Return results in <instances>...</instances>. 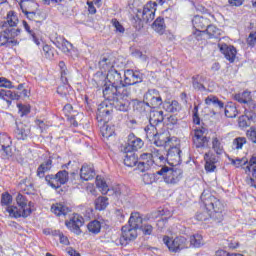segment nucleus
<instances>
[{
	"label": "nucleus",
	"instance_id": "51",
	"mask_svg": "<svg viewBox=\"0 0 256 256\" xmlns=\"http://www.w3.org/2000/svg\"><path fill=\"white\" fill-rule=\"evenodd\" d=\"M224 114H225V117H228V119H233L237 117V107L233 105H227L224 108Z\"/></svg>",
	"mask_w": 256,
	"mask_h": 256
},
{
	"label": "nucleus",
	"instance_id": "5",
	"mask_svg": "<svg viewBox=\"0 0 256 256\" xmlns=\"http://www.w3.org/2000/svg\"><path fill=\"white\" fill-rule=\"evenodd\" d=\"M16 203L17 206H8L6 207L7 213H9V217L12 219H19L23 217L24 219H27L31 213H33V210L31 208H27V198L23 196L21 193H19L16 197Z\"/></svg>",
	"mask_w": 256,
	"mask_h": 256
},
{
	"label": "nucleus",
	"instance_id": "32",
	"mask_svg": "<svg viewBox=\"0 0 256 256\" xmlns=\"http://www.w3.org/2000/svg\"><path fill=\"white\" fill-rule=\"evenodd\" d=\"M129 227L132 229H140L143 225V217L139 212H132L128 221Z\"/></svg>",
	"mask_w": 256,
	"mask_h": 256
},
{
	"label": "nucleus",
	"instance_id": "17",
	"mask_svg": "<svg viewBox=\"0 0 256 256\" xmlns=\"http://www.w3.org/2000/svg\"><path fill=\"white\" fill-rule=\"evenodd\" d=\"M181 149L177 146L171 147L167 152H166V161L170 165H181Z\"/></svg>",
	"mask_w": 256,
	"mask_h": 256
},
{
	"label": "nucleus",
	"instance_id": "45",
	"mask_svg": "<svg viewBox=\"0 0 256 256\" xmlns=\"http://www.w3.org/2000/svg\"><path fill=\"white\" fill-rule=\"evenodd\" d=\"M96 187L99 189V191L102 193V195H107L111 189H109V186L107 185V182L103 180L100 176L96 177Z\"/></svg>",
	"mask_w": 256,
	"mask_h": 256
},
{
	"label": "nucleus",
	"instance_id": "7",
	"mask_svg": "<svg viewBox=\"0 0 256 256\" xmlns=\"http://www.w3.org/2000/svg\"><path fill=\"white\" fill-rule=\"evenodd\" d=\"M155 175H161L167 185H177L183 178V170L163 166L160 170L156 171Z\"/></svg>",
	"mask_w": 256,
	"mask_h": 256
},
{
	"label": "nucleus",
	"instance_id": "52",
	"mask_svg": "<svg viewBox=\"0 0 256 256\" xmlns=\"http://www.w3.org/2000/svg\"><path fill=\"white\" fill-rule=\"evenodd\" d=\"M56 177L58 178V181L60 185H65L67 181H69V172L66 170H60L56 173Z\"/></svg>",
	"mask_w": 256,
	"mask_h": 256
},
{
	"label": "nucleus",
	"instance_id": "44",
	"mask_svg": "<svg viewBox=\"0 0 256 256\" xmlns=\"http://www.w3.org/2000/svg\"><path fill=\"white\" fill-rule=\"evenodd\" d=\"M234 99L235 101H238V103H244V104L251 103L252 101L251 92L246 90L242 93L236 94L234 96Z\"/></svg>",
	"mask_w": 256,
	"mask_h": 256
},
{
	"label": "nucleus",
	"instance_id": "27",
	"mask_svg": "<svg viewBox=\"0 0 256 256\" xmlns=\"http://www.w3.org/2000/svg\"><path fill=\"white\" fill-rule=\"evenodd\" d=\"M204 160H205V171H207V173L215 172V169H217V166L215 165V163H217V156L211 153H206L204 155Z\"/></svg>",
	"mask_w": 256,
	"mask_h": 256
},
{
	"label": "nucleus",
	"instance_id": "63",
	"mask_svg": "<svg viewBox=\"0 0 256 256\" xmlns=\"http://www.w3.org/2000/svg\"><path fill=\"white\" fill-rule=\"evenodd\" d=\"M43 53L46 59H52L54 57L53 49H51V46L49 45L43 46Z\"/></svg>",
	"mask_w": 256,
	"mask_h": 256
},
{
	"label": "nucleus",
	"instance_id": "49",
	"mask_svg": "<svg viewBox=\"0 0 256 256\" xmlns=\"http://www.w3.org/2000/svg\"><path fill=\"white\" fill-rule=\"evenodd\" d=\"M252 171V177L256 179V155H252V157L249 160V164L246 167V173H251Z\"/></svg>",
	"mask_w": 256,
	"mask_h": 256
},
{
	"label": "nucleus",
	"instance_id": "62",
	"mask_svg": "<svg viewBox=\"0 0 256 256\" xmlns=\"http://www.w3.org/2000/svg\"><path fill=\"white\" fill-rule=\"evenodd\" d=\"M55 235L59 237V242L61 243V245H69V238L63 235V232L55 231Z\"/></svg>",
	"mask_w": 256,
	"mask_h": 256
},
{
	"label": "nucleus",
	"instance_id": "29",
	"mask_svg": "<svg viewBox=\"0 0 256 256\" xmlns=\"http://www.w3.org/2000/svg\"><path fill=\"white\" fill-rule=\"evenodd\" d=\"M126 155L124 156V165L126 167H136L139 171V156L135 154V152H125Z\"/></svg>",
	"mask_w": 256,
	"mask_h": 256
},
{
	"label": "nucleus",
	"instance_id": "11",
	"mask_svg": "<svg viewBox=\"0 0 256 256\" xmlns=\"http://www.w3.org/2000/svg\"><path fill=\"white\" fill-rule=\"evenodd\" d=\"M102 89L103 97L106 100L105 103H107L108 101L109 104L112 101H115V98L119 97V95H121L123 91L122 86H118L117 84H111L109 82H107Z\"/></svg>",
	"mask_w": 256,
	"mask_h": 256
},
{
	"label": "nucleus",
	"instance_id": "43",
	"mask_svg": "<svg viewBox=\"0 0 256 256\" xmlns=\"http://www.w3.org/2000/svg\"><path fill=\"white\" fill-rule=\"evenodd\" d=\"M188 243L189 247H195L196 249H199V247H203V236L201 234H194L190 236Z\"/></svg>",
	"mask_w": 256,
	"mask_h": 256
},
{
	"label": "nucleus",
	"instance_id": "31",
	"mask_svg": "<svg viewBox=\"0 0 256 256\" xmlns=\"http://www.w3.org/2000/svg\"><path fill=\"white\" fill-rule=\"evenodd\" d=\"M0 99L6 101L7 105L10 106L12 101H19L21 95L13 93L11 90H0Z\"/></svg>",
	"mask_w": 256,
	"mask_h": 256
},
{
	"label": "nucleus",
	"instance_id": "58",
	"mask_svg": "<svg viewBox=\"0 0 256 256\" xmlns=\"http://www.w3.org/2000/svg\"><path fill=\"white\" fill-rule=\"evenodd\" d=\"M0 87H5L6 89H15L13 82L5 77L0 78Z\"/></svg>",
	"mask_w": 256,
	"mask_h": 256
},
{
	"label": "nucleus",
	"instance_id": "53",
	"mask_svg": "<svg viewBox=\"0 0 256 256\" xmlns=\"http://www.w3.org/2000/svg\"><path fill=\"white\" fill-rule=\"evenodd\" d=\"M23 27L27 33L30 34L31 39L34 41L36 45H41V41H39L38 37L35 36V32L31 30V26L27 23V21H23Z\"/></svg>",
	"mask_w": 256,
	"mask_h": 256
},
{
	"label": "nucleus",
	"instance_id": "57",
	"mask_svg": "<svg viewBox=\"0 0 256 256\" xmlns=\"http://www.w3.org/2000/svg\"><path fill=\"white\" fill-rule=\"evenodd\" d=\"M245 143H247V138L238 137V138L234 139L233 147H235V149H243V145H245Z\"/></svg>",
	"mask_w": 256,
	"mask_h": 256
},
{
	"label": "nucleus",
	"instance_id": "42",
	"mask_svg": "<svg viewBox=\"0 0 256 256\" xmlns=\"http://www.w3.org/2000/svg\"><path fill=\"white\" fill-rule=\"evenodd\" d=\"M45 182L52 189H60L61 184L59 183V178H57V174H48L45 176Z\"/></svg>",
	"mask_w": 256,
	"mask_h": 256
},
{
	"label": "nucleus",
	"instance_id": "19",
	"mask_svg": "<svg viewBox=\"0 0 256 256\" xmlns=\"http://www.w3.org/2000/svg\"><path fill=\"white\" fill-rule=\"evenodd\" d=\"M220 52L223 53L225 59L229 61V63H235V59L237 58V48L231 45H227L225 43L218 45Z\"/></svg>",
	"mask_w": 256,
	"mask_h": 256
},
{
	"label": "nucleus",
	"instance_id": "23",
	"mask_svg": "<svg viewBox=\"0 0 256 256\" xmlns=\"http://www.w3.org/2000/svg\"><path fill=\"white\" fill-rule=\"evenodd\" d=\"M96 175L97 174L95 173V168L93 167V165H82L80 169V179H82V181H91L92 179H95Z\"/></svg>",
	"mask_w": 256,
	"mask_h": 256
},
{
	"label": "nucleus",
	"instance_id": "24",
	"mask_svg": "<svg viewBox=\"0 0 256 256\" xmlns=\"http://www.w3.org/2000/svg\"><path fill=\"white\" fill-rule=\"evenodd\" d=\"M14 135L16 139L19 141H25L29 135H31V129H29V126L20 123L16 124V129L14 130Z\"/></svg>",
	"mask_w": 256,
	"mask_h": 256
},
{
	"label": "nucleus",
	"instance_id": "39",
	"mask_svg": "<svg viewBox=\"0 0 256 256\" xmlns=\"http://www.w3.org/2000/svg\"><path fill=\"white\" fill-rule=\"evenodd\" d=\"M165 121V116L163 115V111H150L149 123L151 125H161Z\"/></svg>",
	"mask_w": 256,
	"mask_h": 256
},
{
	"label": "nucleus",
	"instance_id": "12",
	"mask_svg": "<svg viewBox=\"0 0 256 256\" xmlns=\"http://www.w3.org/2000/svg\"><path fill=\"white\" fill-rule=\"evenodd\" d=\"M144 101L149 104L151 109H159L163 105V98L157 89H149L144 94Z\"/></svg>",
	"mask_w": 256,
	"mask_h": 256
},
{
	"label": "nucleus",
	"instance_id": "55",
	"mask_svg": "<svg viewBox=\"0 0 256 256\" xmlns=\"http://www.w3.org/2000/svg\"><path fill=\"white\" fill-rule=\"evenodd\" d=\"M238 125L241 129L251 127V119L248 116H240L238 119Z\"/></svg>",
	"mask_w": 256,
	"mask_h": 256
},
{
	"label": "nucleus",
	"instance_id": "26",
	"mask_svg": "<svg viewBox=\"0 0 256 256\" xmlns=\"http://www.w3.org/2000/svg\"><path fill=\"white\" fill-rule=\"evenodd\" d=\"M211 23V20L205 16L196 15L192 19V25L194 29H204L206 30Z\"/></svg>",
	"mask_w": 256,
	"mask_h": 256
},
{
	"label": "nucleus",
	"instance_id": "30",
	"mask_svg": "<svg viewBox=\"0 0 256 256\" xmlns=\"http://www.w3.org/2000/svg\"><path fill=\"white\" fill-rule=\"evenodd\" d=\"M53 168V160L51 158L42 162L37 168L36 175L39 179H43L45 177V173H49V170Z\"/></svg>",
	"mask_w": 256,
	"mask_h": 256
},
{
	"label": "nucleus",
	"instance_id": "15",
	"mask_svg": "<svg viewBox=\"0 0 256 256\" xmlns=\"http://www.w3.org/2000/svg\"><path fill=\"white\" fill-rule=\"evenodd\" d=\"M98 68L100 73H109L111 69L115 68V57L109 53L101 55L98 61Z\"/></svg>",
	"mask_w": 256,
	"mask_h": 256
},
{
	"label": "nucleus",
	"instance_id": "54",
	"mask_svg": "<svg viewBox=\"0 0 256 256\" xmlns=\"http://www.w3.org/2000/svg\"><path fill=\"white\" fill-rule=\"evenodd\" d=\"M196 219L197 221H207V219H213V216L209 210H203L202 212H197Z\"/></svg>",
	"mask_w": 256,
	"mask_h": 256
},
{
	"label": "nucleus",
	"instance_id": "21",
	"mask_svg": "<svg viewBox=\"0 0 256 256\" xmlns=\"http://www.w3.org/2000/svg\"><path fill=\"white\" fill-rule=\"evenodd\" d=\"M83 223V217L76 214L70 219V221H66L65 225L72 231V233L81 235V227H83Z\"/></svg>",
	"mask_w": 256,
	"mask_h": 256
},
{
	"label": "nucleus",
	"instance_id": "37",
	"mask_svg": "<svg viewBox=\"0 0 256 256\" xmlns=\"http://www.w3.org/2000/svg\"><path fill=\"white\" fill-rule=\"evenodd\" d=\"M202 33H205L206 35H208L209 39H219V37H221L223 31L219 28H217V26L212 25L211 22L208 25V27L203 30Z\"/></svg>",
	"mask_w": 256,
	"mask_h": 256
},
{
	"label": "nucleus",
	"instance_id": "64",
	"mask_svg": "<svg viewBox=\"0 0 256 256\" xmlns=\"http://www.w3.org/2000/svg\"><path fill=\"white\" fill-rule=\"evenodd\" d=\"M247 43L251 47L256 44V32H251L247 38Z\"/></svg>",
	"mask_w": 256,
	"mask_h": 256
},
{
	"label": "nucleus",
	"instance_id": "36",
	"mask_svg": "<svg viewBox=\"0 0 256 256\" xmlns=\"http://www.w3.org/2000/svg\"><path fill=\"white\" fill-rule=\"evenodd\" d=\"M205 105H212L215 107V109H219V111H222V109H225V103L215 95H209L204 100Z\"/></svg>",
	"mask_w": 256,
	"mask_h": 256
},
{
	"label": "nucleus",
	"instance_id": "20",
	"mask_svg": "<svg viewBox=\"0 0 256 256\" xmlns=\"http://www.w3.org/2000/svg\"><path fill=\"white\" fill-rule=\"evenodd\" d=\"M52 43L55 45V47H57V49H60L62 53H65V55H69L73 49V44L67 41V39L63 38V36H56L52 40Z\"/></svg>",
	"mask_w": 256,
	"mask_h": 256
},
{
	"label": "nucleus",
	"instance_id": "56",
	"mask_svg": "<svg viewBox=\"0 0 256 256\" xmlns=\"http://www.w3.org/2000/svg\"><path fill=\"white\" fill-rule=\"evenodd\" d=\"M12 202H13V196H11V194H9L8 192H5L2 194L1 205H5L7 207L11 205Z\"/></svg>",
	"mask_w": 256,
	"mask_h": 256
},
{
	"label": "nucleus",
	"instance_id": "14",
	"mask_svg": "<svg viewBox=\"0 0 256 256\" xmlns=\"http://www.w3.org/2000/svg\"><path fill=\"white\" fill-rule=\"evenodd\" d=\"M145 142L143 139L137 137L135 134L131 133L128 135L127 144L124 147V153H135L139 149H143Z\"/></svg>",
	"mask_w": 256,
	"mask_h": 256
},
{
	"label": "nucleus",
	"instance_id": "25",
	"mask_svg": "<svg viewBox=\"0 0 256 256\" xmlns=\"http://www.w3.org/2000/svg\"><path fill=\"white\" fill-rule=\"evenodd\" d=\"M207 78L203 76L202 74H196L192 76V87L194 91H200L203 93V91H207V87L203 84L204 81H206Z\"/></svg>",
	"mask_w": 256,
	"mask_h": 256
},
{
	"label": "nucleus",
	"instance_id": "10",
	"mask_svg": "<svg viewBox=\"0 0 256 256\" xmlns=\"http://www.w3.org/2000/svg\"><path fill=\"white\" fill-rule=\"evenodd\" d=\"M137 239V230L135 228H131V226H123L121 236L116 239V245H121L122 247H127L131 241H135Z\"/></svg>",
	"mask_w": 256,
	"mask_h": 256
},
{
	"label": "nucleus",
	"instance_id": "46",
	"mask_svg": "<svg viewBox=\"0 0 256 256\" xmlns=\"http://www.w3.org/2000/svg\"><path fill=\"white\" fill-rule=\"evenodd\" d=\"M87 229L90 233H93V235H99V233H101V222L93 220L88 223Z\"/></svg>",
	"mask_w": 256,
	"mask_h": 256
},
{
	"label": "nucleus",
	"instance_id": "40",
	"mask_svg": "<svg viewBox=\"0 0 256 256\" xmlns=\"http://www.w3.org/2000/svg\"><path fill=\"white\" fill-rule=\"evenodd\" d=\"M94 205L97 211H105V209L109 207V198L105 196H99L96 198Z\"/></svg>",
	"mask_w": 256,
	"mask_h": 256
},
{
	"label": "nucleus",
	"instance_id": "2",
	"mask_svg": "<svg viewBox=\"0 0 256 256\" xmlns=\"http://www.w3.org/2000/svg\"><path fill=\"white\" fill-rule=\"evenodd\" d=\"M200 199L206 211L212 214V219L215 223H221L223 221V209H225L223 202L207 191L202 192Z\"/></svg>",
	"mask_w": 256,
	"mask_h": 256
},
{
	"label": "nucleus",
	"instance_id": "8",
	"mask_svg": "<svg viewBox=\"0 0 256 256\" xmlns=\"http://www.w3.org/2000/svg\"><path fill=\"white\" fill-rule=\"evenodd\" d=\"M163 243L171 253H181L183 249H189V240L184 236H178L173 240L169 236H164Z\"/></svg>",
	"mask_w": 256,
	"mask_h": 256
},
{
	"label": "nucleus",
	"instance_id": "47",
	"mask_svg": "<svg viewBox=\"0 0 256 256\" xmlns=\"http://www.w3.org/2000/svg\"><path fill=\"white\" fill-rule=\"evenodd\" d=\"M102 137H105L106 139H109V137H113L115 135V128L109 126L108 123H105L101 128H100Z\"/></svg>",
	"mask_w": 256,
	"mask_h": 256
},
{
	"label": "nucleus",
	"instance_id": "22",
	"mask_svg": "<svg viewBox=\"0 0 256 256\" xmlns=\"http://www.w3.org/2000/svg\"><path fill=\"white\" fill-rule=\"evenodd\" d=\"M106 79L108 83L112 85H118L119 87H123V76H121V72L115 68H112L108 71Z\"/></svg>",
	"mask_w": 256,
	"mask_h": 256
},
{
	"label": "nucleus",
	"instance_id": "9",
	"mask_svg": "<svg viewBox=\"0 0 256 256\" xmlns=\"http://www.w3.org/2000/svg\"><path fill=\"white\" fill-rule=\"evenodd\" d=\"M19 24V18L17 14L13 11L8 12L7 17L5 20L0 22V29H5L6 31H15L16 36L19 37L21 35V29L16 28Z\"/></svg>",
	"mask_w": 256,
	"mask_h": 256
},
{
	"label": "nucleus",
	"instance_id": "3",
	"mask_svg": "<svg viewBox=\"0 0 256 256\" xmlns=\"http://www.w3.org/2000/svg\"><path fill=\"white\" fill-rule=\"evenodd\" d=\"M166 159L167 150L164 148L154 149L152 153H143L139 158L138 171L145 173V171H149V169L153 167L155 161L160 160V163H165V161H167Z\"/></svg>",
	"mask_w": 256,
	"mask_h": 256
},
{
	"label": "nucleus",
	"instance_id": "59",
	"mask_svg": "<svg viewBox=\"0 0 256 256\" xmlns=\"http://www.w3.org/2000/svg\"><path fill=\"white\" fill-rule=\"evenodd\" d=\"M246 135L252 143H255L256 145V127H250L249 130H247Z\"/></svg>",
	"mask_w": 256,
	"mask_h": 256
},
{
	"label": "nucleus",
	"instance_id": "34",
	"mask_svg": "<svg viewBox=\"0 0 256 256\" xmlns=\"http://www.w3.org/2000/svg\"><path fill=\"white\" fill-rule=\"evenodd\" d=\"M92 81L94 82V87L96 89H103V87L108 83L107 75L98 71L94 74Z\"/></svg>",
	"mask_w": 256,
	"mask_h": 256
},
{
	"label": "nucleus",
	"instance_id": "6",
	"mask_svg": "<svg viewBox=\"0 0 256 256\" xmlns=\"http://www.w3.org/2000/svg\"><path fill=\"white\" fill-rule=\"evenodd\" d=\"M141 83H143V74L141 72L131 69L124 71L122 89H128L130 93L131 91H134V93H140L141 86L139 85H141Z\"/></svg>",
	"mask_w": 256,
	"mask_h": 256
},
{
	"label": "nucleus",
	"instance_id": "61",
	"mask_svg": "<svg viewBox=\"0 0 256 256\" xmlns=\"http://www.w3.org/2000/svg\"><path fill=\"white\" fill-rule=\"evenodd\" d=\"M139 230L142 231L143 235H151L153 233V226L150 224H142Z\"/></svg>",
	"mask_w": 256,
	"mask_h": 256
},
{
	"label": "nucleus",
	"instance_id": "50",
	"mask_svg": "<svg viewBox=\"0 0 256 256\" xmlns=\"http://www.w3.org/2000/svg\"><path fill=\"white\" fill-rule=\"evenodd\" d=\"M212 149L217 155H223V144H221L218 137L212 139Z\"/></svg>",
	"mask_w": 256,
	"mask_h": 256
},
{
	"label": "nucleus",
	"instance_id": "4",
	"mask_svg": "<svg viewBox=\"0 0 256 256\" xmlns=\"http://www.w3.org/2000/svg\"><path fill=\"white\" fill-rule=\"evenodd\" d=\"M157 2H148L143 10L139 9L137 14L134 16L132 23L138 31L143 29V21L144 23H151L155 19V11H157Z\"/></svg>",
	"mask_w": 256,
	"mask_h": 256
},
{
	"label": "nucleus",
	"instance_id": "16",
	"mask_svg": "<svg viewBox=\"0 0 256 256\" xmlns=\"http://www.w3.org/2000/svg\"><path fill=\"white\" fill-rule=\"evenodd\" d=\"M11 137L7 134H0V151L2 158L9 159L13 157V150L11 149L12 145Z\"/></svg>",
	"mask_w": 256,
	"mask_h": 256
},
{
	"label": "nucleus",
	"instance_id": "1",
	"mask_svg": "<svg viewBox=\"0 0 256 256\" xmlns=\"http://www.w3.org/2000/svg\"><path fill=\"white\" fill-rule=\"evenodd\" d=\"M131 92L129 89L124 88L120 95H118L110 104L109 102H103L98 107L99 115L102 117H109L113 113V109L122 113H128L131 109Z\"/></svg>",
	"mask_w": 256,
	"mask_h": 256
},
{
	"label": "nucleus",
	"instance_id": "33",
	"mask_svg": "<svg viewBox=\"0 0 256 256\" xmlns=\"http://www.w3.org/2000/svg\"><path fill=\"white\" fill-rule=\"evenodd\" d=\"M51 211L57 217H61V216L65 217V215H67L68 213H71V208L67 205L57 203L51 206Z\"/></svg>",
	"mask_w": 256,
	"mask_h": 256
},
{
	"label": "nucleus",
	"instance_id": "41",
	"mask_svg": "<svg viewBox=\"0 0 256 256\" xmlns=\"http://www.w3.org/2000/svg\"><path fill=\"white\" fill-rule=\"evenodd\" d=\"M158 127L157 124H151L149 122V125L144 128L147 139H154L159 136V131L157 130Z\"/></svg>",
	"mask_w": 256,
	"mask_h": 256
},
{
	"label": "nucleus",
	"instance_id": "13",
	"mask_svg": "<svg viewBox=\"0 0 256 256\" xmlns=\"http://www.w3.org/2000/svg\"><path fill=\"white\" fill-rule=\"evenodd\" d=\"M16 32L13 30H5L2 29L0 31V47H17L19 45V41L15 39Z\"/></svg>",
	"mask_w": 256,
	"mask_h": 256
},
{
	"label": "nucleus",
	"instance_id": "48",
	"mask_svg": "<svg viewBox=\"0 0 256 256\" xmlns=\"http://www.w3.org/2000/svg\"><path fill=\"white\" fill-rule=\"evenodd\" d=\"M156 147H165L169 143V137L164 134H158L156 138H152Z\"/></svg>",
	"mask_w": 256,
	"mask_h": 256
},
{
	"label": "nucleus",
	"instance_id": "28",
	"mask_svg": "<svg viewBox=\"0 0 256 256\" xmlns=\"http://www.w3.org/2000/svg\"><path fill=\"white\" fill-rule=\"evenodd\" d=\"M133 109L134 111H137V113H140V115H146V113H151V106L148 104L147 101H139L134 100L133 101Z\"/></svg>",
	"mask_w": 256,
	"mask_h": 256
},
{
	"label": "nucleus",
	"instance_id": "18",
	"mask_svg": "<svg viewBox=\"0 0 256 256\" xmlns=\"http://www.w3.org/2000/svg\"><path fill=\"white\" fill-rule=\"evenodd\" d=\"M193 143L196 149H203L209 143V138L205 136V128L194 130Z\"/></svg>",
	"mask_w": 256,
	"mask_h": 256
},
{
	"label": "nucleus",
	"instance_id": "38",
	"mask_svg": "<svg viewBox=\"0 0 256 256\" xmlns=\"http://www.w3.org/2000/svg\"><path fill=\"white\" fill-rule=\"evenodd\" d=\"M152 29L155 33H158V35H163L165 33V29H167V26L165 25V18L161 16L156 18L152 23Z\"/></svg>",
	"mask_w": 256,
	"mask_h": 256
},
{
	"label": "nucleus",
	"instance_id": "35",
	"mask_svg": "<svg viewBox=\"0 0 256 256\" xmlns=\"http://www.w3.org/2000/svg\"><path fill=\"white\" fill-rule=\"evenodd\" d=\"M164 111L167 113H179L181 111V104L178 101H165L162 103Z\"/></svg>",
	"mask_w": 256,
	"mask_h": 256
},
{
	"label": "nucleus",
	"instance_id": "60",
	"mask_svg": "<svg viewBox=\"0 0 256 256\" xmlns=\"http://www.w3.org/2000/svg\"><path fill=\"white\" fill-rule=\"evenodd\" d=\"M113 27H115L116 31L118 33H125V27H123V25H121V22L118 21L117 19H112L111 21Z\"/></svg>",
	"mask_w": 256,
	"mask_h": 256
}]
</instances>
